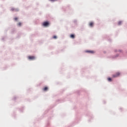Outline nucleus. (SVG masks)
Returning a JSON list of instances; mask_svg holds the SVG:
<instances>
[{"instance_id":"f257e3e1","label":"nucleus","mask_w":127,"mask_h":127,"mask_svg":"<svg viewBox=\"0 0 127 127\" xmlns=\"http://www.w3.org/2000/svg\"><path fill=\"white\" fill-rule=\"evenodd\" d=\"M121 73L117 72L115 74L112 75V78H117V77H120Z\"/></svg>"},{"instance_id":"f03ea898","label":"nucleus","mask_w":127,"mask_h":127,"mask_svg":"<svg viewBox=\"0 0 127 127\" xmlns=\"http://www.w3.org/2000/svg\"><path fill=\"white\" fill-rule=\"evenodd\" d=\"M29 60H34L35 59V57L34 56H29L28 57Z\"/></svg>"},{"instance_id":"7ed1b4c3","label":"nucleus","mask_w":127,"mask_h":127,"mask_svg":"<svg viewBox=\"0 0 127 127\" xmlns=\"http://www.w3.org/2000/svg\"><path fill=\"white\" fill-rule=\"evenodd\" d=\"M43 25L44 26H48L49 25V22H44L43 23Z\"/></svg>"},{"instance_id":"20e7f679","label":"nucleus","mask_w":127,"mask_h":127,"mask_svg":"<svg viewBox=\"0 0 127 127\" xmlns=\"http://www.w3.org/2000/svg\"><path fill=\"white\" fill-rule=\"evenodd\" d=\"M86 53H91L92 54L95 53L93 51H85Z\"/></svg>"},{"instance_id":"39448f33","label":"nucleus","mask_w":127,"mask_h":127,"mask_svg":"<svg viewBox=\"0 0 127 127\" xmlns=\"http://www.w3.org/2000/svg\"><path fill=\"white\" fill-rule=\"evenodd\" d=\"M89 26L91 27H93V26L94 25V22H90L89 24Z\"/></svg>"},{"instance_id":"423d86ee","label":"nucleus","mask_w":127,"mask_h":127,"mask_svg":"<svg viewBox=\"0 0 127 127\" xmlns=\"http://www.w3.org/2000/svg\"><path fill=\"white\" fill-rule=\"evenodd\" d=\"M43 91H48V88L47 87H45L43 89Z\"/></svg>"},{"instance_id":"0eeeda50","label":"nucleus","mask_w":127,"mask_h":127,"mask_svg":"<svg viewBox=\"0 0 127 127\" xmlns=\"http://www.w3.org/2000/svg\"><path fill=\"white\" fill-rule=\"evenodd\" d=\"M70 38H75V35H73V34L70 35Z\"/></svg>"},{"instance_id":"6e6552de","label":"nucleus","mask_w":127,"mask_h":127,"mask_svg":"<svg viewBox=\"0 0 127 127\" xmlns=\"http://www.w3.org/2000/svg\"><path fill=\"white\" fill-rule=\"evenodd\" d=\"M108 81H109V82H112V78L109 77L108 78Z\"/></svg>"},{"instance_id":"1a4fd4ad","label":"nucleus","mask_w":127,"mask_h":127,"mask_svg":"<svg viewBox=\"0 0 127 127\" xmlns=\"http://www.w3.org/2000/svg\"><path fill=\"white\" fill-rule=\"evenodd\" d=\"M53 38L54 39H57V36H54L53 37Z\"/></svg>"},{"instance_id":"9d476101","label":"nucleus","mask_w":127,"mask_h":127,"mask_svg":"<svg viewBox=\"0 0 127 127\" xmlns=\"http://www.w3.org/2000/svg\"><path fill=\"white\" fill-rule=\"evenodd\" d=\"M17 25H18V26H21V23L19 22V23L17 24Z\"/></svg>"},{"instance_id":"9b49d317","label":"nucleus","mask_w":127,"mask_h":127,"mask_svg":"<svg viewBox=\"0 0 127 127\" xmlns=\"http://www.w3.org/2000/svg\"><path fill=\"white\" fill-rule=\"evenodd\" d=\"M122 21H119V22H118L119 25H121L122 24Z\"/></svg>"},{"instance_id":"f8f14e48","label":"nucleus","mask_w":127,"mask_h":127,"mask_svg":"<svg viewBox=\"0 0 127 127\" xmlns=\"http://www.w3.org/2000/svg\"><path fill=\"white\" fill-rule=\"evenodd\" d=\"M17 19H18V18L17 17L14 18V20L16 21V20H17Z\"/></svg>"},{"instance_id":"ddd939ff","label":"nucleus","mask_w":127,"mask_h":127,"mask_svg":"<svg viewBox=\"0 0 127 127\" xmlns=\"http://www.w3.org/2000/svg\"><path fill=\"white\" fill-rule=\"evenodd\" d=\"M50 0L51 1H55L58 0Z\"/></svg>"},{"instance_id":"4468645a","label":"nucleus","mask_w":127,"mask_h":127,"mask_svg":"<svg viewBox=\"0 0 127 127\" xmlns=\"http://www.w3.org/2000/svg\"><path fill=\"white\" fill-rule=\"evenodd\" d=\"M11 10H12V11H13V10H14V9L11 8Z\"/></svg>"}]
</instances>
